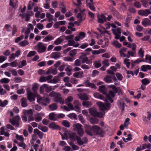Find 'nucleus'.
<instances>
[{
  "label": "nucleus",
  "instance_id": "1",
  "mask_svg": "<svg viewBox=\"0 0 151 151\" xmlns=\"http://www.w3.org/2000/svg\"><path fill=\"white\" fill-rule=\"evenodd\" d=\"M85 128L86 132L90 136H92L93 135H98L103 136L104 135V131L97 125H93L91 127L90 125L85 124Z\"/></svg>",
  "mask_w": 151,
  "mask_h": 151
},
{
  "label": "nucleus",
  "instance_id": "2",
  "mask_svg": "<svg viewBox=\"0 0 151 151\" xmlns=\"http://www.w3.org/2000/svg\"><path fill=\"white\" fill-rule=\"evenodd\" d=\"M109 86L113 91L110 90L109 91L108 94L106 95V101H109L111 103H112L113 101L112 99V98L114 97L115 93H117L118 92V90L116 87L114 85H110Z\"/></svg>",
  "mask_w": 151,
  "mask_h": 151
},
{
  "label": "nucleus",
  "instance_id": "3",
  "mask_svg": "<svg viewBox=\"0 0 151 151\" xmlns=\"http://www.w3.org/2000/svg\"><path fill=\"white\" fill-rule=\"evenodd\" d=\"M82 127V125L79 123L74 124L73 126V130L77 132V134L81 137L83 135L84 133Z\"/></svg>",
  "mask_w": 151,
  "mask_h": 151
},
{
  "label": "nucleus",
  "instance_id": "4",
  "mask_svg": "<svg viewBox=\"0 0 151 151\" xmlns=\"http://www.w3.org/2000/svg\"><path fill=\"white\" fill-rule=\"evenodd\" d=\"M89 111L90 114L93 116L98 117L100 118H102L103 115L105 114V112L101 113L97 112L95 108H90L89 109Z\"/></svg>",
  "mask_w": 151,
  "mask_h": 151
},
{
  "label": "nucleus",
  "instance_id": "5",
  "mask_svg": "<svg viewBox=\"0 0 151 151\" xmlns=\"http://www.w3.org/2000/svg\"><path fill=\"white\" fill-rule=\"evenodd\" d=\"M96 104L98 106L100 110L103 111V112L102 113L104 112V111L108 109L111 106L110 104L106 102V104L101 102H97Z\"/></svg>",
  "mask_w": 151,
  "mask_h": 151
},
{
  "label": "nucleus",
  "instance_id": "6",
  "mask_svg": "<svg viewBox=\"0 0 151 151\" xmlns=\"http://www.w3.org/2000/svg\"><path fill=\"white\" fill-rule=\"evenodd\" d=\"M54 90L52 86H49L47 84H44L40 88V91L41 93H43L44 91L48 93Z\"/></svg>",
  "mask_w": 151,
  "mask_h": 151
},
{
  "label": "nucleus",
  "instance_id": "7",
  "mask_svg": "<svg viewBox=\"0 0 151 151\" xmlns=\"http://www.w3.org/2000/svg\"><path fill=\"white\" fill-rule=\"evenodd\" d=\"M37 101L39 103L45 106H46L50 102L49 98L45 97H38Z\"/></svg>",
  "mask_w": 151,
  "mask_h": 151
},
{
  "label": "nucleus",
  "instance_id": "8",
  "mask_svg": "<svg viewBox=\"0 0 151 151\" xmlns=\"http://www.w3.org/2000/svg\"><path fill=\"white\" fill-rule=\"evenodd\" d=\"M20 119V117L18 115H17L12 119L9 120L10 122L13 126L18 127L19 126V121Z\"/></svg>",
  "mask_w": 151,
  "mask_h": 151
},
{
  "label": "nucleus",
  "instance_id": "9",
  "mask_svg": "<svg viewBox=\"0 0 151 151\" xmlns=\"http://www.w3.org/2000/svg\"><path fill=\"white\" fill-rule=\"evenodd\" d=\"M37 51L39 53L44 52L46 49V47L41 42H39L38 44L37 45Z\"/></svg>",
  "mask_w": 151,
  "mask_h": 151
},
{
  "label": "nucleus",
  "instance_id": "10",
  "mask_svg": "<svg viewBox=\"0 0 151 151\" xmlns=\"http://www.w3.org/2000/svg\"><path fill=\"white\" fill-rule=\"evenodd\" d=\"M77 144L79 146L82 145L88 142V139L86 137H83L82 139L80 137V136H79L76 140Z\"/></svg>",
  "mask_w": 151,
  "mask_h": 151
},
{
  "label": "nucleus",
  "instance_id": "11",
  "mask_svg": "<svg viewBox=\"0 0 151 151\" xmlns=\"http://www.w3.org/2000/svg\"><path fill=\"white\" fill-rule=\"evenodd\" d=\"M73 100V97L71 96H68L65 100V103L71 109H72L73 105L70 103Z\"/></svg>",
  "mask_w": 151,
  "mask_h": 151
},
{
  "label": "nucleus",
  "instance_id": "12",
  "mask_svg": "<svg viewBox=\"0 0 151 151\" xmlns=\"http://www.w3.org/2000/svg\"><path fill=\"white\" fill-rule=\"evenodd\" d=\"M117 105L119 107L122 111L124 110L125 103L123 99H119L117 102Z\"/></svg>",
  "mask_w": 151,
  "mask_h": 151
},
{
  "label": "nucleus",
  "instance_id": "13",
  "mask_svg": "<svg viewBox=\"0 0 151 151\" xmlns=\"http://www.w3.org/2000/svg\"><path fill=\"white\" fill-rule=\"evenodd\" d=\"M138 14L141 15L147 16L151 13L150 12V9H147L145 10H140L138 11Z\"/></svg>",
  "mask_w": 151,
  "mask_h": 151
},
{
  "label": "nucleus",
  "instance_id": "14",
  "mask_svg": "<svg viewBox=\"0 0 151 151\" xmlns=\"http://www.w3.org/2000/svg\"><path fill=\"white\" fill-rule=\"evenodd\" d=\"M44 115V114L43 112H40L37 113L34 116L35 121L37 122H39L42 119V116Z\"/></svg>",
  "mask_w": 151,
  "mask_h": 151
},
{
  "label": "nucleus",
  "instance_id": "15",
  "mask_svg": "<svg viewBox=\"0 0 151 151\" xmlns=\"http://www.w3.org/2000/svg\"><path fill=\"white\" fill-rule=\"evenodd\" d=\"M98 22L100 23H103L104 22L106 21V17L102 14L101 15L98 14L97 15Z\"/></svg>",
  "mask_w": 151,
  "mask_h": 151
},
{
  "label": "nucleus",
  "instance_id": "16",
  "mask_svg": "<svg viewBox=\"0 0 151 151\" xmlns=\"http://www.w3.org/2000/svg\"><path fill=\"white\" fill-rule=\"evenodd\" d=\"M85 15L83 12H81L78 13L77 16V17L79 20L80 23L83 21L85 19Z\"/></svg>",
  "mask_w": 151,
  "mask_h": 151
},
{
  "label": "nucleus",
  "instance_id": "17",
  "mask_svg": "<svg viewBox=\"0 0 151 151\" xmlns=\"http://www.w3.org/2000/svg\"><path fill=\"white\" fill-rule=\"evenodd\" d=\"M77 96L82 100H87L89 99L87 94L85 93L78 94Z\"/></svg>",
  "mask_w": 151,
  "mask_h": 151
},
{
  "label": "nucleus",
  "instance_id": "18",
  "mask_svg": "<svg viewBox=\"0 0 151 151\" xmlns=\"http://www.w3.org/2000/svg\"><path fill=\"white\" fill-rule=\"evenodd\" d=\"M142 24L145 27L151 25V21L147 18L144 19L142 22Z\"/></svg>",
  "mask_w": 151,
  "mask_h": 151
},
{
  "label": "nucleus",
  "instance_id": "19",
  "mask_svg": "<svg viewBox=\"0 0 151 151\" xmlns=\"http://www.w3.org/2000/svg\"><path fill=\"white\" fill-rule=\"evenodd\" d=\"M27 28L25 30L24 32L26 34H29L30 33V31L33 29L34 27L31 24H29L27 25Z\"/></svg>",
  "mask_w": 151,
  "mask_h": 151
},
{
  "label": "nucleus",
  "instance_id": "20",
  "mask_svg": "<svg viewBox=\"0 0 151 151\" xmlns=\"http://www.w3.org/2000/svg\"><path fill=\"white\" fill-rule=\"evenodd\" d=\"M27 98L29 101H34L35 99V96L33 93L30 91L27 92Z\"/></svg>",
  "mask_w": 151,
  "mask_h": 151
},
{
  "label": "nucleus",
  "instance_id": "21",
  "mask_svg": "<svg viewBox=\"0 0 151 151\" xmlns=\"http://www.w3.org/2000/svg\"><path fill=\"white\" fill-rule=\"evenodd\" d=\"M67 45L69 46H73L74 47H77L79 46V44L76 43L73 40L68 41Z\"/></svg>",
  "mask_w": 151,
  "mask_h": 151
},
{
  "label": "nucleus",
  "instance_id": "22",
  "mask_svg": "<svg viewBox=\"0 0 151 151\" xmlns=\"http://www.w3.org/2000/svg\"><path fill=\"white\" fill-rule=\"evenodd\" d=\"M60 96H56L54 99V101L60 103L61 104H63L64 103V101L63 99L60 97Z\"/></svg>",
  "mask_w": 151,
  "mask_h": 151
},
{
  "label": "nucleus",
  "instance_id": "23",
  "mask_svg": "<svg viewBox=\"0 0 151 151\" xmlns=\"http://www.w3.org/2000/svg\"><path fill=\"white\" fill-rule=\"evenodd\" d=\"M83 71H80L77 72H76L73 74L74 77L78 78H81L83 77Z\"/></svg>",
  "mask_w": 151,
  "mask_h": 151
},
{
  "label": "nucleus",
  "instance_id": "24",
  "mask_svg": "<svg viewBox=\"0 0 151 151\" xmlns=\"http://www.w3.org/2000/svg\"><path fill=\"white\" fill-rule=\"evenodd\" d=\"M23 112L24 115L29 116H32L33 114L32 110L31 109L28 110H24Z\"/></svg>",
  "mask_w": 151,
  "mask_h": 151
},
{
  "label": "nucleus",
  "instance_id": "25",
  "mask_svg": "<svg viewBox=\"0 0 151 151\" xmlns=\"http://www.w3.org/2000/svg\"><path fill=\"white\" fill-rule=\"evenodd\" d=\"M60 55L61 54L60 52H54L51 54V57L55 59H57L60 57Z\"/></svg>",
  "mask_w": 151,
  "mask_h": 151
},
{
  "label": "nucleus",
  "instance_id": "26",
  "mask_svg": "<svg viewBox=\"0 0 151 151\" xmlns=\"http://www.w3.org/2000/svg\"><path fill=\"white\" fill-rule=\"evenodd\" d=\"M99 91L103 94L106 95L107 93L106 87L104 85H102L99 86Z\"/></svg>",
  "mask_w": 151,
  "mask_h": 151
},
{
  "label": "nucleus",
  "instance_id": "27",
  "mask_svg": "<svg viewBox=\"0 0 151 151\" xmlns=\"http://www.w3.org/2000/svg\"><path fill=\"white\" fill-rule=\"evenodd\" d=\"M67 68L65 69V71L66 72L67 75L70 76L72 74L71 71L72 70V67L71 66L67 64Z\"/></svg>",
  "mask_w": 151,
  "mask_h": 151
},
{
  "label": "nucleus",
  "instance_id": "28",
  "mask_svg": "<svg viewBox=\"0 0 151 151\" xmlns=\"http://www.w3.org/2000/svg\"><path fill=\"white\" fill-rule=\"evenodd\" d=\"M21 105L23 107H25L27 106V100L26 98H23L21 100Z\"/></svg>",
  "mask_w": 151,
  "mask_h": 151
},
{
  "label": "nucleus",
  "instance_id": "29",
  "mask_svg": "<svg viewBox=\"0 0 151 151\" xmlns=\"http://www.w3.org/2000/svg\"><path fill=\"white\" fill-rule=\"evenodd\" d=\"M34 132L35 134H36L38 135L39 137L41 139L43 138V134L38 129H34Z\"/></svg>",
  "mask_w": 151,
  "mask_h": 151
},
{
  "label": "nucleus",
  "instance_id": "30",
  "mask_svg": "<svg viewBox=\"0 0 151 151\" xmlns=\"http://www.w3.org/2000/svg\"><path fill=\"white\" fill-rule=\"evenodd\" d=\"M49 119L52 120H55L57 119V115L54 113H51L49 114Z\"/></svg>",
  "mask_w": 151,
  "mask_h": 151
},
{
  "label": "nucleus",
  "instance_id": "31",
  "mask_svg": "<svg viewBox=\"0 0 151 151\" xmlns=\"http://www.w3.org/2000/svg\"><path fill=\"white\" fill-rule=\"evenodd\" d=\"M63 36H60L54 42V44L56 45H58L61 43L63 41V39L61 38Z\"/></svg>",
  "mask_w": 151,
  "mask_h": 151
},
{
  "label": "nucleus",
  "instance_id": "32",
  "mask_svg": "<svg viewBox=\"0 0 151 151\" xmlns=\"http://www.w3.org/2000/svg\"><path fill=\"white\" fill-rule=\"evenodd\" d=\"M49 126L50 128L53 129H57L59 128V126L54 122H52L50 123L49 124Z\"/></svg>",
  "mask_w": 151,
  "mask_h": 151
},
{
  "label": "nucleus",
  "instance_id": "33",
  "mask_svg": "<svg viewBox=\"0 0 151 151\" xmlns=\"http://www.w3.org/2000/svg\"><path fill=\"white\" fill-rule=\"evenodd\" d=\"M151 69V66L149 65H143L141 66L142 71L144 72L147 71V70H150Z\"/></svg>",
  "mask_w": 151,
  "mask_h": 151
},
{
  "label": "nucleus",
  "instance_id": "34",
  "mask_svg": "<svg viewBox=\"0 0 151 151\" xmlns=\"http://www.w3.org/2000/svg\"><path fill=\"white\" fill-rule=\"evenodd\" d=\"M132 17L131 16L127 17L125 22L124 23V26L125 27H129V24L130 23Z\"/></svg>",
  "mask_w": 151,
  "mask_h": 151
},
{
  "label": "nucleus",
  "instance_id": "35",
  "mask_svg": "<svg viewBox=\"0 0 151 151\" xmlns=\"http://www.w3.org/2000/svg\"><path fill=\"white\" fill-rule=\"evenodd\" d=\"M54 38L52 36L48 35L43 40L45 42H48L53 40Z\"/></svg>",
  "mask_w": 151,
  "mask_h": 151
},
{
  "label": "nucleus",
  "instance_id": "36",
  "mask_svg": "<svg viewBox=\"0 0 151 151\" xmlns=\"http://www.w3.org/2000/svg\"><path fill=\"white\" fill-rule=\"evenodd\" d=\"M79 136H78L76 133L75 132L73 133L70 135L71 139L73 140H76Z\"/></svg>",
  "mask_w": 151,
  "mask_h": 151
},
{
  "label": "nucleus",
  "instance_id": "37",
  "mask_svg": "<svg viewBox=\"0 0 151 151\" xmlns=\"http://www.w3.org/2000/svg\"><path fill=\"white\" fill-rule=\"evenodd\" d=\"M13 0H10V5L13 7H16L18 6V2L16 0L14 3H13Z\"/></svg>",
  "mask_w": 151,
  "mask_h": 151
},
{
  "label": "nucleus",
  "instance_id": "38",
  "mask_svg": "<svg viewBox=\"0 0 151 151\" xmlns=\"http://www.w3.org/2000/svg\"><path fill=\"white\" fill-rule=\"evenodd\" d=\"M58 106L55 103H53L49 106V108L52 111L55 110L57 108Z\"/></svg>",
  "mask_w": 151,
  "mask_h": 151
},
{
  "label": "nucleus",
  "instance_id": "39",
  "mask_svg": "<svg viewBox=\"0 0 151 151\" xmlns=\"http://www.w3.org/2000/svg\"><path fill=\"white\" fill-rule=\"evenodd\" d=\"M59 81V77L58 76H55L52 80H51L49 83H55Z\"/></svg>",
  "mask_w": 151,
  "mask_h": 151
},
{
  "label": "nucleus",
  "instance_id": "40",
  "mask_svg": "<svg viewBox=\"0 0 151 151\" xmlns=\"http://www.w3.org/2000/svg\"><path fill=\"white\" fill-rule=\"evenodd\" d=\"M151 144L149 143L147 144L146 143L143 144L142 145V149L144 150L146 148L150 149L151 148Z\"/></svg>",
  "mask_w": 151,
  "mask_h": 151
},
{
  "label": "nucleus",
  "instance_id": "41",
  "mask_svg": "<svg viewBox=\"0 0 151 151\" xmlns=\"http://www.w3.org/2000/svg\"><path fill=\"white\" fill-rule=\"evenodd\" d=\"M49 95L51 97H54L55 98L58 96H60V94L58 93H56L54 91H52L49 93Z\"/></svg>",
  "mask_w": 151,
  "mask_h": 151
},
{
  "label": "nucleus",
  "instance_id": "42",
  "mask_svg": "<svg viewBox=\"0 0 151 151\" xmlns=\"http://www.w3.org/2000/svg\"><path fill=\"white\" fill-rule=\"evenodd\" d=\"M104 81L107 83H110L112 82V77L110 76H107L104 79Z\"/></svg>",
  "mask_w": 151,
  "mask_h": 151
},
{
  "label": "nucleus",
  "instance_id": "43",
  "mask_svg": "<svg viewBox=\"0 0 151 151\" xmlns=\"http://www.w3.org/2000/svg\"><path fill=\"white\" fill-rule=\"evenodd\" d=\"M38 128L39 129L44 132H47L48 130V128L46 126H42L39 125L38 126Z\"/></svg>",
  "mask_w": 151,
  "mask_h": 151
},
{
  "label": "nucleus",
  "instance_id": "44",
  "mask_svg": "<svg viewBox=\"0 0 151 151\" xmlns=\"http://www.w3.org/2000/svg\"><path fill=\"white\" fill-rule=\"evenodd\" d=\"M94 97L97 99H104V97L102 95L99 94L97 93H95L93 94Z\"/></svg>",
  "mask_w": 151,
  "mask_h": 151
},
{
  "label": "nucleus",
  "instance_id": "45",
  "mask_svg": "<svg viewBox=\"0 0 151 151\" xmlns=\"http://www.w3.org/2000/svg\"><path fill=\"white\" fill-rule=\"evenodd\" d=\"M29 42L26 40H24L21 42L19 43V45L21 47H24L25 46L28 45Z\"/></svg>",
  "mask_w": 151,
  "mask_h": 151
},
{
  "label": "nucleus",
  "instance_id": "46",
  "mask_svg": "<svg viewBox=\"0 0 151 151\" xmlns=\"http://www.w3.org/2000/svg\"><path fill=\"white\" fill-rule=\"evenodd\" d=\"M112 44L114 46L118 48H120L122 47L121 44L116 41H113Z\"/></svg>",
  "mask_w": 151,
  "mask_h": 151
},
{
  "label": "nucleus",
  "instance_id": "47",
  "mask_svg": "<svg viewBox=\"0 0 151 151\" xmlns=\"http://www.w3.org/2000/svg\"><path fill=\"white\" fill-rule=\"evenodd\" d=\"M87 6L93 11H96L95 8L93 5V3H87Z\"/></svg>",
  "mask_w": 151,
  "mask_h": 151
},
{
  "label": "nucleus",
  "instance_id": "48",
  "mask_svg": "<svg viewBox=\"0 0 151 151\" xmlns=\"http://www.w3.org/2000/svg\"><path fill=\"white\" fill-rule=\"evenodd\" d=\"M90 122L92 124H96L98 123V121L95 118L91 117L90 118Z\"/></svg>",
  "mask_w": 151,
  "mask_h": 151
},
{
  "label": "nucleus",
  "instance_id": "49",
  "mask_svg": "<svg viewBox=\"0 0 151 151\" xmlns=\"http://www.w3.org/2000/svg\"><path fill=\"white\" fill-rule=\"evenodd\" d=\"M70 145L72 147V149L73 150H79V148L78 146L77 145H76L74 144V143H70Z\"/></svg>",
  "mask_w": 151,
  "mask_h": 151
},
{
  "label": "nucleus",
  "instance_id": "50",
  "mask_svg": "<svg viewBox=\"0 0 151 151\" xmlns=\"http://www.w3.org/2000/svg\"><path fill=\"white\" fill-rule=\"evenodd\" d=\"M135 54V51L131 52L130 51H127V53L126 54V57L129 58L130 56L133 57L134 56V54Z\"/></svg>",
  "mask_w": 151,
  "mask_h": 151
},
{
  "label": "nucleus",
  "instance_id": "51",
  "mask_svg": "<svg viewBox=\"0 0 151 151\" xmlns=\"http://www.w3.org/2000/svg\"><path fill=\"white\" fill-rule=\"evenodd\" d=\"M10 80L6 78H4L0 80V82L1 83H6L9 82Z\"/></svg>",
  "mask_w": 151,
  "mask_h": 151
},
{
  "label": "nucleus",
  "instance_id": "52",
  "mask_svg": "<svg viewBox=\"0 0 151 151\" xmlns=\"http://www.w3.org/2000/svg\"><path fill=\"white\" fill-rule=\"evenodd\" d=\"M141 1L143 6L145 7H146L149 5V2L148 0H141Z\"/></svg>",
  "mask_w": 151,
  "mask_h": 151
},
{
  "label": "nucleus",
  "instance_id": "53",
  "mask_svg": "<svg viewBox=\"0 0 151 151\" xmlns=\"http://www.w3.org/2000/svg\"><path fill=\"white\" fill-rule=\"evenodd\" d=\"M68 116L70 119H77V115L74 113L70 114L68 115Z\"/></svg>",
  "mask_w": 151,
  "mask_h": 151
},
{
  "label": "nucleus",
  "instance_id": "54",
  "mask_svg": "<svg viewBox=\"0 0 151 151\" xmlns=\"http://www.w3.org/2000/svg\"><path fill=\"white\" fill-rule=\"evenodd\" d=\"M129 60L128 58H125L124 61V63L125 64L127 68H129L130 63L129 62Z\"/></svg>",
  "mask_w": 151,
  "mask_h": 151
},
{
  "label": "nucleus",
  "instance_id": "55",
  "mask_svg": "<svg viewBox=\"0 0 151 151\" xmlns=\"http://www.w3.org/2000/svg\"><path fill=\"white\" fill-rule=\"evenodd\" d=\"M65 39L68 41L73 40L74 35H70L66 36H65Z\"/></svg>",
  "mask_w": 151,
  "mask_h": 151
},
{
  "label": "nucleus",
  "instance_id": "56",
  "mask_svg": "<svg viewBox=\"0 0 151 151\" xmlns=\"http://www.w3.org/2000/svg\"><path fill=\"white\" fill-rule=\"evenodd\" d=\"M145 62L149 63H151V56L146 55L145 57Z\"/></svg>",
  "mask_w": 151,
  "mask_h": 151
},
{
  "label": "nucleus",
  "instance_id": "57",
  "mask_svg": "<svg viewBox=\"0 0 151 151\" xmlns=\"http://www.w3.org/2000/svg\"><path fill=\"white\" fill-rule=\"evenodd\" d=\"M18 63L17 61V60L9 63V66H11L12 67H16L18 65Z\"/></svg>",
  "mask_w": 151,
  "mask_h": 151
},
{
  "label": "nucleus",
  "instance_id": "58",
  "mask_svg": "<svg viewBox=\"0 0 151 151\" xmlns=\"http://www.w3.org/2000/svg\"><path fill=\"white\" fill-rule=\"evenodd\" d=\"M150 81L147 78H144L142 80V83L143 84L146 85L150 83Z\"/></svg>",
  "mask_w": 151,
  "mask_h": 151
},
{
  "label": "nucleus",
  "instance_id": "59",
  "mask_svg": "<svg viewBox=\"0 0 151 151\" xmlns=\"http://www.w3.org/2000/svg\"><path fill=\"white\" fill-rule=\"evenodd\" d=\"M82 104L83 106L86 107H88L89 106H91V103L89 101H83Z\"/></svg>",
  "mask_w": 151,
  "mask_h": 151
},
{
  "label": "nucleus",
  "instance_id": "60",
  "mask_svg": "<svg viewBox=\"0 0 151 151\" xmlns=\"http://www.w3.org/2000/svg\"><path fill=\"white\" fill-rule=\"evenodd\" d=\"M63 125L65 127L68 128L70 127V123L66 120H64L62 122Z\"/></svg>",
  "mask_w": 151,
  "mask_h": 151
},
{
  "label": "nucleus",
  "instance_id": "61",
  "mask_svg": "<svg viewBox=\"0 0 151 151\" xmlns=\"http://www.w3.org/2000/svg\"><path fill=\"white\" fill-rule=\"evenodd\" d=\"M144 51L141 48L139 49L138 51V54L140 57L142 58L144 57Z\"/></svg>",
  "mask_w": 151,
  "mask_h": 151
},
{
  "label": "nucleus",
  "instance_id": "62",
  "mask_svg": "<svg viewBox=\"0 0 151 151\" xmlns=\"http://www.w3.org/2000/svg\"><path fill=\"white\" fill-rule=\"evenodd\" d=\"M8 103V102L6 100H5L3 101L0 100V106L2 107H4Z\"/></svg>",
  "mask_w": 151,
  "mask_h": 151
},
{
  "label": "nucleus",
  "instance_id": "63",
  "mask_svg": "<svg viewBox=\"0 0 151 151\" xmlns=\"http://www.w3.org/2000/svg\"><path fill=\"white\" fill-rule=\"evenodd\" d=\"M81 63V60L77 59L74 62V66H80Z\"/></svg>",
  "mask_w": 151,
  "mask_h": 151
},
{
  "label": "nucleus",
  "instance_id": "64",
  "mask_svg": "<svg viewBox=\"0 0 151 151\" xmlns=\"http://www.w3.org/2000/svg\"><path fill=\"white\" fill-rule=\"evenodd\" d=\"M46 17L48 19V21L49 22H51L53 19L52 15L50 14L49 13H46Z\"/></svg>",
  "mask_w": 151,
  "mask_h": 151
}]
</instances>
